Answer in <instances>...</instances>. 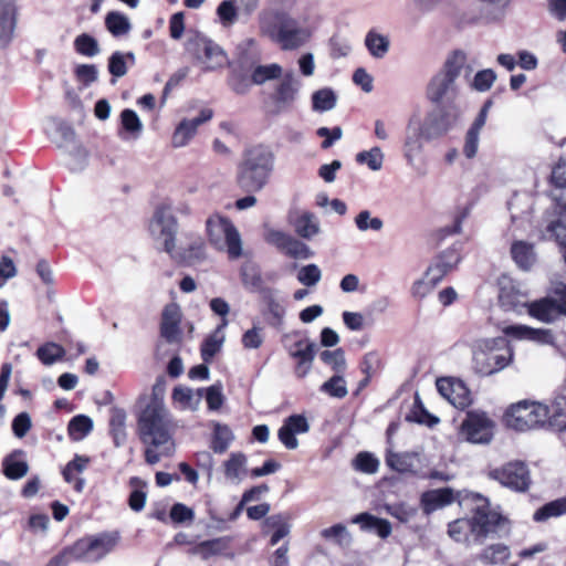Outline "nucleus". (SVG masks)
<instances>
[{
    "instance_id": "f257e3e1",
    "label": "nucleus",
    "mask_w": 566,
    "mask_h": 566,
    "mask_svg": "<svg viewBox=\"0 0 566 566\" xmlns=\"http://www.w3.org/2000/svg\"><path fill=\"white\" fill-rule=\"evenodd\" d=\"M137 432L140 441L146 446L145 461L148 464L154 465L161 458L174 453L171 417L163 401L154 398L140 411Z\"/></svg>"
},
{
    "instance_id": "f03ea898",
    "label": "nucleus",
    "mask_w": 566,
    "mask_h": 566,
    "mask_svg": "<svg viewBox=\"0 0 566 566\" xmlns=\"http://www.w3.org/2000/svg\"><path fill=\"white\" fill-rule=\"evenodd\" d=\"M465 500L474 504L471 518H458L448 526L449 536L458 543L469 544L471 538L482 543L485 538L494 536L506 526V518L490 506L486 497L479 493H468Z\"/></svg>"
},
{
    "instance_id": "7ed1b4c3",
    "label": "nucleus",
    "mask_w": 566,
    "mask_h": 566,
    "mask_svg": "<svg viewBox=\"0 0 566 566\" xmlns=\"http://www.w3.org/2000/svg\"><path fill=\"white\" fill-rule=\"evenodd\" d=\"M275 156L265 146L258 145L248 149L239 166V186L249 192L262 190L274 170Z\"/></svg>"
},
{
    "instance_id": "20e7f679",
    "label": "nucleus",
    "mask_w": 566,
    "mask_h": 566,
    "mask_svg": "<svg viewBox=\"0 0 566 566\" xmlns=\"http://www.w3.org/2000/svg\"><path fill=\"white\" fill-rule=\"evenodd\" d=\"M260 30L284 51L303 46L312 35L310 28L301 25L298 20L286 13L261 15Z\"/></svg>"
},
{
    "instance_id": "39448f33",
    "label": "nucleus",
    "mask_w": 566,
    "mask_h": 566,
    "mask_svg": "<svg viewBox=\"0 0 566 566\" xmlns=\"http://www.w3.org/2000/svg\"><path fill=\"white\" fill-rule=\"evenodd\" d=\"M467 65V54L463 51H454L446 60L443 67L429 82L427 88L428 98L438 105H458L459 87L457 78Z\"/></svg>"
},
{
    "instance_id": "423d86ee",
    "label": "nucleus",
    "mask_w": 566,
    "mask_h": 566,
    "mask_svg": "<svg viewBox=\"0 0 566 566\" xmlns=\"http://www.w3.org/2000/svg\"><path fill=\"white\" fill-rule=\"evenodd\" d=\"M472 368L481 376L494 375L506 368L514 357L513 348L502 337L481 338L472 344Z\"/></svg>"
},
{
    "instance_id": "0eeeda50",
    "label": "nucleus",
    "mask_w": 566,
    "mask_h": 566,
    "mask_svg": "<svg viewBox=\"0 0 566 566\" xmlns=\"http://www.w3.org/2000/svg\"><path fill=\"white\" fill-rule=\"evenodd\" d=\"M119 541L117 533H102L76 541L61 556L52 558L46 566H61L63 559L81 562H98L114 551Z\"/></svg>"
},
{
    "instance_id": "6e6552de",
    "label": "nucleus",
    "mask_w": 566,
    "mask_h": 566,
    "mask_svg": "<svg viewBox=\"0 0 566 566\" xmlns=\"http://www.w3.org/2000/svg\"><path fill=\"white\" fill-rule=\"evenodd\" d=\"M553 296L543 297L532 303L515 301L504 289L500 294V302L507 310H517L520 305L527 307V313L543 323H552L560 315H566V284L557 283L553 287Z\"/></svg>"
},
{
    "instance_id": "1a4fd4ad",
    "label": "nucleus",
    "mask_w": 566,
    "mask_h": 566,
    "mask_svg": "<svg viewBox=\"0 0 566 566\" xmlns=\"http://www.w3.org/2000/svg\"><path fill=\"white\" fill-rule=\"evenodd\" d=\"M209 243L218 251L227 252L232 260L242 255V240L230 219L214 213L206 221Z\"/></svg>"
},
{
    "instance_id": "9d476101",
    "label": "nucleus",
    "mask_w": 566,
    "mask_h": 566,
    "mask_svg": "<svg viewBox=\"0 0 566 566\" xmlns=\"http://www.w3.org/2000/svg\"><path fill=\"white\" fill-rule=\"evenodd\" d=\"M549 419L547 405L526 399L512 403L504 413L506 426L522 432L543 427Z\"/></svg>"
},
{
    "instance_id": "9b49d317",
    "label": "nucleus",
    "mask_w": 566,
    "mask_h": 566,
    "mask_svg": "<svg viewBox=\"0 0 566 566\" xmlns=\"http://www.w3.org/2000/svg\"><path fill=\"white\" fill-rule=\"evenodd\" d=\"M148 231L157 247L170 256H179L176 253L178 222L169 206L160 205L156 208L149 220Z\"/></svg>"
},
{
    "instance_id": "f8f14e48",
    "label": "nucleus",
    "mask_w": 566,
    "mask_h": 566,
    "mask_svg": "<svg viewBox=\"0 0 566 566\" xmlns=\"http://www.w3.org/2000/svg\"><path fill=\"white\" fill-rule=\"evenodd\" d=\"M188 51L203 65V71L210 72L229 64L226 51L212 40L195 36L189 40Z\"/></svg>"
},
{
    "instance_id": "ddd939ff",
    "label": "nucleus",
    "mask_w": 566,
    "mask_h": 566,
    "mask_svg": "<svg viewBox=\"0 0 566 566\" xmlns=\"http://www.w3.org/2000/svg\"><path fill=\"white\" fill-rule=\"evenodd\" d=\"M490 478L515 492H526L531 485V474L522 461H512L490 471Z\"/></svg>"
},
{
    "instance_id": "4468645a",
    "label": "nucleus",
    "mask_w": 566,
    "mask_h": 566,
    "mask_svg": "<svg viewBox=\"0 0 566 566\" xmlns=\"http://www.w3.org/2000/svg\"><path fill=\"white\" fill-rule=\"evenodd\" d=\"M494 422L483 411H470L461 424V434L472 443H489L493 438Z\"/></svg>"
},
{
    "instance_id": "2eb2a0df",
    "label": "nucleus",
    "mask_w": 566,
    "mask_h": 566,
    "mask_svg": "<svg viewBox=\"0 0 566 566\" xmlns=\"http://www.w3.org/2000/svg\"><path fill=\"white\" fill-rule=\"evenodd\" d=\"M440 108L430 113L422 122V127L426 130V140H431L446 134L454 126L461 115L459 105H439Z\"/></svg>"
},
{
    "instance_id": "dca6fc26",
    "label": "nucleus",
    "mask_w": 566,
    "mask_h": 566,
    "mask_svg": "<svg viewBox=\"0 0 566 566\" xmlns=\"http://www.w3.org/2000/svg\"><path fill=\"white\" fill-rule=\"evenodd\" d=\"M555 205L545 216V228L542 230L543 240H555L560 247L566 245V200L554 195Z\"/></svg>"
},
{
    "instance_id": "f3484780",
    "label": "nucleus",
    "mask_w": 566,
    "mask_h": 566,
    "mask_svg": "<svg viewBox=\"0 0 566 566\" xmlns=\"http://www.w3.org/2000/svg\"><path fill=\"white\" fill-rule=\"evenodd\" d=\"M423 139H426V130L422 127V120L418 115H413L407 124L402 146L403 157L408 165L412 166L416 158L422 153Z\"/></svg>"
},
{
    "instance_id": "a211bd4d",
    "label": "nucleus",
    "mask_w": 566,
    "mask_h": 566,
    "mask_svg": "<svg viewBox=\"0 0 566 566\" xmlns=\"http://www.w3.org/2000/svg\"><path fill=\"white\" fill-rule=\"evenodd\" d=\"M213 117V111L211 108H203L200 111L198 117L184 118L176 126L172 136L171 145L174 148H182L187 146L190 140L196 136L198 127Z\"/></svg>"
},
{
    "instance_id": "6ab92c4d",
    "label": "nucleus",
    "mask_w": 566,
    "mask_h": 566,
    "mask_svg": "<svg viewBox=\"0 0 566 566\" xmlns=\"http://www.w3.org/2000/svg\"><path fill=\"white\" fill-rule=\"evenodd\" d=\"M38 276H40L45 287V296L41 304V317L43 319L54 318L59 323L62 322V316L55 304V292L53 289L54 276L45 261L38 262Z\"/></svg>"
},
{
    "instance_id": "aec40b11",
    "label": "nucleus",
    "mask_w": 566,
    "mask_h": 566,
    "mask_svg": "<svg viewBox=\"0 0 566 566\" xmlns=\"http://www.w3.org/2000/svg\"><path fill=\"white\" fill-rule=\"evenodd\" d=\"M455 501H459V503L462 504V502L467 500L465 497H461L460 492L455 493L451 488L429 490L423 492L420 497V504L427 515L450 505Z\"/></svg>"
},
{
    "instance_id": "412c9836",
    "label": "nucleus",
    "mask_w": 566,
    "mask_h": 566,
    "mask_svg": "<svg viewBox=\"0 0 566 566\" xmlns=\"http://www.w3.org/2000/svg\"><path fill=\"white\" fill-rule=\"evenodd\" d=\"M437 388L458 409H464L471 403V394L460 380L442 378L437 381Z\"/></svg>"
},
{
    "instance_id": "4be33fe9",
    "label": "nucleus",
    "mask_w": 566,
    "mask_h": 566,
    "mask_svg": "<svg viewBox=\"0 0 566 566\" xmlns=\"http://www.w3.org/2000/svg\"><path fill=\"white\" fill-rule=\"evenodd\" d=\"M310 430L307 419L302 415H292L287 417L277 431L281 443L289 450L298 447L296 434L306 433Z\"/></svg>"
},
{
    "instance_id": "5701e85b",
    "label": "nucleus",
    "mask_w": 566,
    "mask_h": 566,
    "mask_svg": "<svg viewBox=\"0 0 566 566\" xmlns=\"http://www.w3.org/2000/svg\"><path fill=\"white\" fill-rule=\"evenodd\" d=\"M181 311L178 304L170 303L165 306L161 314L160 335L168 343H178L181 339Z\"/></svg>"
},
{
    "instance_id": "b1692460",
    "label": "nucleus",
    "mask_w": 566,
    "mask_h": 566,
    "mask_svg": "<svg viewBox=\"0 0 566 566\" xmlns=\"http://www.w3.org/2000/svg\"><path fill=\"white\" fill-rule=\"evenodd\" d=\"M315 353L316 344L307 338L300 339L290 348V355L297 361L295 374L298 378L305 377L311 370Z\"/></svg>"
},
{
    "instance_id": "393cba45",
    "label": "nucleus",
    "mask_w": 566,
    "mask_h": 566,
    "mask_svg": "<svg viewBox=\"0 0 566 566\" xmlns=\"http://www.w3.org/2000/svg\"><path fill=\"white\" fill-rule=\"evenodd\" d=\"M17 15L15 0H0V49L7 48L13 38Z\"/></svg>"
},
{
    "instance_id": "a878e982",
    "label": "nucleus",
    "mask_w": 566,
    "mask_h": 566,
    "mask_svg": "<svg viewBox=\"0 0 566 566\" xmlns=\"http://www.w3.org/2000/svg\"><path fill=\"white\" fill-rule=\"evenodd\" d=\"M224 479L229 484L239 485L248 475V457L240 451L231 452L222 463Z\"/></svg>"
},
{
    "instance_id": "bb28decb",
    "label": "nucleus",
    "mask_w": 566,
    "mask_h": 566,
    "mask_svg": "<svg viewBox=\"0 0 566 566\" xmlns=\"http://www.w3.org/2000/svg\"><path fill=\"white\" fill-rule=\"evenodd\" d=\"M502 332L516 339L531 340L537 344H552L553 334L548 329L533 328L526 325H506Z\"/></svg>"
},
{
    "instance_id": "cd10ccee",
    "label": "nucleus",
    "mask_w": 566,
    "mask_h": 566,
    "mask_svg": "<svg viewBox=\"0 0 566 566\" xmlns=\"http://www.w3.org/2000/svg\"><path fill=\"white\" fill-rule=\"evenodd\" d=\"M301 82L293 72L286 73L275 88L274 101L280 107H290L297 99Z\"/></svg>"
},
{
    "instance_id": "c85d7f7f",
    "label": "nucleus",
    "mask_w": 566,
    "mask_h": 566,
    "mask_svg": "<svg viewBox=\"0 0 566 566\" xmlns=\"http://www.w3.org/2000/svg\"><path fill=\"white\" fill-rule=\"evenodd\" d=\"M353 524H358L364 532H375L380 538H387L392 531L391 524L385 518L369 513H360L352 518Z\"/></svg>"
},
{
    "instance_id": "c756f323",
    "label": "nucleus",
    "mask_w": 566,
    "mask_h": 566,
    "mask_svg": "<svg viewBox=\"0 0 566 566\" xmlns=\"http://www.w3.org/2000/svg\"><path fill=\"white\" fill-rule=\"evenodd\" d=\"M262 300L270 315V324L275 327L282 326L286 310L283 300L279 297L277 291L273 289L263 290Z\"/></svg>"
},
{
    "instance_id": "7c9ffc66",
    "label": "nucleus",
    "mask_w": 566,
    "mask_h": 566,
    "mask_svg": "<svg viewBox=\"0 0 566 566\" xmlns=\"http://www.w3.org/2000/svg\"><path fill=\"white\" fill-rule=\"evenodd\" d=\"M229 544L230 538L227 536L208 539L193 545L189 549V554L207 560L211 557L222 555L229 548Z\"/></svg>"
},
{
    "instance_id": "2f4dec72",
    "label": "nucleus",
    "mask_w": 566,
    "mask_h": 566,
    "mask_svg": "<svg viewBox=\"0 0 566 566\" xmlns=\"http://www.w3.org/2000/svg\"><path fill=\"white\" fill-rule=\"evenodd\" d=\"M228 319H223L220 325L203 340L201 345V358L205 363H210L217 353L220 352L226 339L224 328Z\"/></svg>"
},
{
    "instance_id": "473e14b6",
    "label": "nucleus",
    "mask_w": 566,
    "mask_h": 566,
    "mask_svg": "<svg viewBox=\"0 0 566 566\" xmlns=\"http://www.w3.org/2000/svg\"><path fill=\"white\" fill-rule=\"evenodd\" d=\"M364 43L370 56L376 60L384 59L390 50L389 36L375 29L366 33Z\"/></svg>"
},
{
    "instance_id": "72a5a7b5",
    "label": "nucleus",
    "mask_w": 566,
    "mask_h": 566,
    "mask_svg": "<svg viewBox=\"0 0 566 566\" xmlns=\"http://www.w3.org/2000/svg\"><path fill=\"white\" fill-rule=\"evenodd\" d=\"M90 458L85 455H75L63 469V476L67 483L73 484L77 492H82L85 481L80 474L86 469Z\"/></svg>"
},
{
    "instance_id": "f704fd0d",
    "label": "nucleus",
    "mask_w": 566,
    "mask_h": 566,
    "mask_svg": "<svg viewBox=\"0 0 566 566\" xmlns=\"http://www.w3.org/2000/svg\"><path fill=\"white\" fill-rule=\"evenodd\" d=\"M122 130L119 136L122 139H137L143 133V123L133 109L126 108L120 113Z\"/></svg>"
},
{
    "instance_id": "c9c22d12",
    "label": "nucleus",
    "mask_w": 566,
    "mask_h": 566,
    "mask_svg": "<svg viewBox=\"0 0 566 566\" xmlns=\"http://www.w3.org/2000/svg\"><path fill=\"white\" fill-rule=\"evenodd\" d=\"M295 232L303 239H312L319 233V222L312 212L304 211L293 221Z\"/></svg>"
},
{
    "instance_id": "e433bc0d",
    "label": "nucleus",
    "mask_w": 566,
    "mask_h": 566,
    "mask_svg": "<svg viewBox=\"0 0 566 566\" xmlns=\"http://www.w3.org/2000/svg\"><path fill=\"white\" fill-rule=\"evenodd\" d=\"M21 454L22 451H13L2 461V472L9 480H19L28 473V463L18 459Z\"/></svg>"
},
{
    "instance_id": "4c0bfd02",
    "label": "nucleus",
    "mask_w": 566,
    "mask_h": 566,
    "mask_svg": "<svg viewBox=\"0 0 566 566\" xmlns=\"http://www.w3.org/2000/svg\"><path fill=\"white\" fill-rule=\"evenodd\" d=\"M566 514V496L556 499L551 501L539 509H537L533 514V520L537 523L546 522L552 517H559Z\"/></svg>"
},
{
    "instance_id": "58836bf2",
    "label": "nucleus",
    "mask_w": 566,
    "mask_h": 566,
    "mask_svg": "<svg viewBox=\"0 0 566 566\" xmlns=\"http://www.w3.org/2000/svg\"><path fill=\"white\" fill-rule=\"evenodd\" d=\"M135 61L134 53L116 51L108 59V72L114 77H123L126 75L128 67L135 64Z\"/></svg>"
},
{
    "instance_id": "ea45409f",
    "label": "nucleus",
    "mask_w": 566,
    "mask_h": 566,
    "mask_svg": "<svg viewBox=\"0 0 566 566\" xmlns=\"http://www.w3.org/2000/svg\"><path fill=\"white\" fill-rule=\"evenodd\" d=\"M512 258L523 270H528L535 262V253L532 244L516 241L511 248Z\"/></svg>"
},
{
    "instance_id": "a19ab883",
    "label": "nucleus",
    "mask_w": 566,
    "mask_h": 566,
    "mask_svg": "<svg viewBox=\"0 0 566 566\" xmlns=\"http://www.w3.org/2000/svg\"><path fill=\"white\" fill-rule=\"evenodd\" d=\"M109 430L116 447L126 441V413L122 409H113L109 419Z\"/></svg>"
},
{
    "instance_id": "79ce46f5",
    "label": "nucleus",
    "mask_w": 566,
    "mask_h": 566,
    "mask_svg": "<svg viewBox=\"0 0 566 566\" xmlns=\"http://www.w3.org/2000/svg\"><path fill=\"white\" fill-rule=\"evenodd\" d=\"M93 430V420L85 415H77L71 419L67 432L72 440L81 441Z\"/></svg>"
},
{
    "instance_id": "37998d69",
    "label": "nucleus",
    "mask_w": 566,
    "mask_h": 566,
    "mask_svg": "<svg viewBox=\"0 0 566 566\" xmlns=\"http://www.w3.org/2000/svg\"><path fill=\"white\" fill-rule=\"evenodd\" d=\"M105 24H106L107 30L114 36L125 35L132 29L129 19L124 13L118 12V11H112V12L107 13V15L105 18Z\"/></svg>"
},
{
    "instance_id": "c03bdc74",
    "label": "nucleus",
    "mask_w": 566,
    "mask_h": 566,
    "mask_svg": "<svg viewBox=\"0 0 566 566\" xmlns=\"http://www.w3.org/2000/svg\"><path fill=\"white\" fill-rule=\"evenodd\" d=\"M282 66L277 63L268 65H258L251 73V82L255 85H262L268 81L276 80L282 76Z\"/></svg>"
},
{
    "instance_id": "a18cd8bd",
    "label": "nucleus",
    "mask_w": 566,
    "mask_h": 566,
    "mask_svg": "<svg viewBox=\"0 0 566 566\" xmlns=\"http://www.w3.org/2000/svg\"><path fill=\"white\" fill-rule=\"evenodd\" d=\"M235 54L241 65L254 62L260 59V49L255 39L247 38L242 40L235 49Z\"/></svg>"
},
{
    "instance_id": "49530a36",
    "label": "nucleus",
    "mask_w": 566,
    "mask_h": 566,
    "mask_svg": "<svg viewBox=\"0 0 566 566\" xmlns=\"http://www.w3.org/2000/svg\"><path fill=\"white\" fill-rule=\"evenodd\" d=\"M129 484L134 490L129 494L128 505L134 512H140L144 510L147 500V493L143 490L147 484L137 476L132 478Z\"/></svg>"
},
{
    "instance_id": "de8ad7c7",
    "label": "nucleus",
    "mask_w": 566,
    "mask_h": 566,
    "mask_svg": "<svg viewBox=\"0 0 566 566\" xmlns=\"http://www.w3.org/2000/svg\"><path fill=\"white\" fill-rule=\"evenodd\" d=\"M336 94L331 88H322L312 95V108L315 112L324 113L331 111L336 105Z\"/></svg>"
},
{
    "instance_id": "09e8293b",
    "label": "nucleus",
    "mask_w": 566,
    "mask_h": 566,
    "mask_svg": "<svg viewBox=\"0 0 566 566\" xmlns=\"http://www.w3.org/2000/svg\"><path fill=\"white\" fill-rule=\"evenodd\" d=\"M384 159L385 155L378 146L356 155V161L360 165H366L373 171H379L382 168Z\"/></svg>"
},
{
    "instance_id": "8fccbe9b",
    "label": "nucleus",
    "mask_w": 566,
    "mask_h": 566,
    "mask_svg": "<svg viewBox=\"0 0 566 566\" xmlns=\"http://www.w3.org/2000/svg\"><path fill=\"white\" fill-rule=\"evenodd\" d=\"M64 356L65 349L56 343L49 342L38 347V359L44 365L51 366L63 359Z\"/></svg>"
},
{
    "instance_id": "3c124183",
    "label": "nucleus",
    "mask_w": 566,
    "mask_h": 566,
    "mask_svg": "<svg viewBox=\"0 0 566 566\" xmlns=\"http://www.w3.org/2000/svg\"><path fill=\"white\" fill-rule=\"evenodd\" d=\"M222 390V384L216 382L208 388H199L198 397L201 398L205 395L209 410L217 411L222 407L224 402Z\"/></svg>"
},
{
    "instance_id": "603ef678",
    "label": "nucleus",
    "mask_w": 566,
    "mask_h": 566,
    "mask_svg": "<svg viewBox=\"0 0 566 566\" xmlns=\"http://www.w3.org/2000/svg\"><path fill=\"white\" fill-rule=\"evenodd\" d=\"M205 243L201 238H197L187 249L177 248L176 253L179 256H170L177 262L190 263L203 256Z\"/></svg>"
},
{
    "instance_id": "864d4df0",
    "label": "nucleus",
    "mask_w": 566,
    "mask_h": 566,
    "mask_svg": "<svg viewBox=\"0 0 566 566\" xmlns=\"http://www.w3.org/2000/svg\"><path fill=\"white\" fill-rule=\"evenodd\" d=\"M232 440L233 434L228 426L220 423L214 426L211 448L216 453H223L229 448Z\"/></svg>"
},
{
    "instance_id": "5fc2aeb1",
    "label": "nucleus",
    "mask_w": 566,
    "mask_h": 566,
    "mask_svg": "<svg viewBox=\"0 0 566 566\" xmlns=\"http://www.w3.org/2000/svg\"><path fill=\"white\" fill-rule=\"evenodd\" d=\"M510 557V549L504 544H494L486 547L479 556L484 564H503Z\"/></svg>"
},
{
    "instance_id": "6e6d98bb",
    "label": "nucleus",
    "mask_w": 566,
    "mask_h": 566,
    "mask_svg": "<svg viewBox=\"0 0 566 566\" xmlns=\"http://www.w3.org/2000/svg\"><path fill=\"white\" fill-rule=\"evenodd\" d=\"M217 15L222 27H232L238 20V8L234 0L221 1L217 8Z\"/></svg>"
},
{
    "instance_id": "4d7b16f0",
    "label": "nucleus",
    "mask_w": 566,
    "mask_h": 566,
    "mask_svg": "<svg viewBox=\"0 0 566 566\" xmlns=\"http://www.w3.org/2000/svg\"><path fill=\"white\" fill-rule=\"evenodd\" d=\"M355 226L361 232H378L384 228V221L378 217H373L369 210H361L355 217Z\"/></svg>"
},
{
    "instance_id": "13d9d810",
    "label": "nucleus",
    "mask_w": 566,
    "mask_h": 566,
    "mask_svg": "<svg viewBox=\"0 0 566 566\" xmlns=\"http://www.w3.org/2000/svg\"><path fill=\"white\" fill-rule=\"evenodd\" d=\"M264 527L272 530L274 534L286 537L290 534V515L286 513L273 514L264 520Z\"/></svg>"
},
{
    "instance_id": "bf43d9fd",
    "label": "nucleus",
    "mask_w": 566,
    "mask_h": 566,
    "mask_svg": "<svg viewBox=\"0 0 566 566\" xmlns=\"http://www.w3.org/2000/svg\"><path fill=\"white\" fill-rule=\"evenodd\" d=\"M74 49L78 54L87 57H93L101 51L97 41L86 33L80 34L75 38Z\"/></svg>"
},
{
    "instance_id": "052dcab7",
    "label": "nucleus",
    "mask_w": 566,
    "mask_h": 566,
    "mask_svg": "<svg viewBox=\"0 0 566 566\" xmlns=\"http://www.w3.org/2000/svg\"><path fill=\"white\" fill-rule=\"evenodd\" d=\"M386 512L401 523L412 521L418 514V509L407 503H396L385 506Z\"/></svg>"
},
{
    "instance_id": "680f3d73",
    "label": "nucleus",
    "mask_w": 566,
    "mask_h": 566,
    "mask_svg": "<svg viewBox=\"0 0 566 566\" xmlns=\"http://www.w3.org/2000/svg\"><path fill=\"white\" fill-rule=\"evenodd\" d=\"M319 358L325 365L329 366L336 375L343 373L346 368L345 353L342 348L323 350Z\"/></svg>"
},
{
    "instance_id": "e2e57ef3",
    "label": "nucleus",
    "mask_w": 566,
    "mask_h": 566,
    "mask_svg": "<svg viewBox=\"0 0 566 566\" xmlns=\"http://www.w3.org/2000/svg\"><path fill=\"white\" fill-rule=\"evenodd\" d=\"M172 398L185 409H196L199 405L200 398L198 391L195 394L191 389L186 387H177L174 389Z\"/></svg>"
},
{
    "instance_id": "0e129e2a",
    "label": "nucleus",
    "mask_w": 566,
    "mask_h": 566,
    "mask_svg": "<svg viewBox=\"0 0 566 566\" xmlns=\"http://www.w3.org/2000/svg\"><path fill=\"white\" fill-rule=\"evenodd\" d=\"M321 391L334 398H344L347 394L346 381L340 375H335L321 386Z\"/></svg>"
},
{
    "instance_id": "69168bd1",
    "label": "nucleus",
    "mask_w": 566,
    "mask_h": 566,
    "mask_svg": "<svg viewBox=\"0 0 566 566\" xmlns=\"http://www.w3.org/2000/svg\"><path fill=\"white\" fill-rule=\"evenodd\" d=\"M461 256L455 249H448L438 255L433 262L444 272L447 275L452 271L460 262Z\"/></svg>"
},
{
    "instance_id": "338daca9",
    "label": "nucleus",
    "mask_w": 566,
    "mask_h": 566,
    "mask_svg": "<svg viewBox=\"0 0 566 566\" xmlns=\"http://www.w3.org/2000/svg\"><path fill=\"white\" fill-rule=\"evenodd\" d=\"M496 80V74L491 69L479 71L471 83V87L478 92L489 91Z\"/></svg>"
},
{
    "instance_id": "774afa93",
    "label": "nucleus",
    "mask_w": 566,
    "mask_h": 566,
    "mask_svg": "<svg viewBox=\"0 0 566 566\" xmlns=\"http://www.w3.org/2000/svg\"><path fill=\"white\" fill-rule=\"evenodd\" d=\"M322 279L321 269L312 263L304 265L297 273V280L305 286H315Z\"/></svg>"
}]
</instances>
